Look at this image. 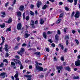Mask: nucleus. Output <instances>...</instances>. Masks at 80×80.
Segmentation results:
<instances>
[{"label":"nucleus","instance_id":"1","mask_svg":"<svg viewBox=\"0 0 80 80\" xmlns=\"http://www.w3.org/2000/svg\"><path fill=\"white\" fill-rule=\"evenodd\" d=\"M35 70V72L37 71V70H38L39 72H40L41 71H43V68L42 67L38 66V65L36 64V68Z\"/></svg>","mask_w":80,"mask_h":80},{"label":"nucleus","instance_id":"2","mask_svg":"<svg viewBox=\"0 0 80 80\" xmlns=\"http://www.w3.org/2000/svg\"><path fill=\"white\" fill-rule=\"evenodd\" d=\"M14 62L15 63H16V65H17L18 63L20 65V69L21 70L23 69V65H22V64L21 63V62H20V61L17 59H14Z\"/></svg>","mask_w":80,"mask_h":80},{"label":"nucleus","instance_id":"3","mask_svg":"<svg viewBox=\"0 0 80 80\" xmlns=\"http://www.w3.org/2000/svg\"><path fill=\"white\" fill-rule=\"evenodd\" d=\"M24 50H25L24 48H22L21 49L20 51H18L17 52V53L20 55H21V56H22V54H23V52H24Z\"/></svg>","mask_w":80,"mask_h":80},{"label":"nucleus","instance_id":"4","mask_svg":"<svg viewBox=\"0 0 80 80\" xmlns=\"http://www.w3.org/2000/svg\"><path fill=\"white\" fill-rule=\"evenodd\" d=\"M56 69H57V70H58V73H60V70L63 69V66H62L59 67L57 66Z\"/></svg>","mask_w":80,"mask_h":80},{"label":"nucleus","instance_id":"5","mask_svg":"<svg viewBox=\"0 0 80 80\" xmlns=\"http://www.w3.org/2000/svg\"><path fill=\"white\" fill-rule=\"evenodd\" d=\"M75 65L76 66L78 67H80V60L79 59H78L77 61L75 62Z\"/></svg>","mask_w":80,"mask_h":80},{"label":"nucleus","instance_id":"6","mask_svg":"<svg viewBox=\"0 0 80 80\" xmlns=\"http://www.w3.org/2000/svg\"><path fill=\"white\" fill-rule=\"evenodd\" d=\"M22 28V24L21 23H19L17 24V29L19 30Z\"/></svg>","mask_w":80,"mask_h":80},{"label":"nucleus","instance_id":"7","mask_svg":"<svg viewBox=\"0 0 80 80\" xmlns=\"http://www.w3.org/2000/svg\"><path fill=\"white\" fill-rule=\"evenodd\" d=\"M6 74V72H2L0 74V77H2V78H4L5 77V75Z\"/></svg>","mask_w":80,"mask_h":80},{"label":"nucleus","instance_id":"8","mask_svg":"<svg viewBox=\"0 0 80 80\" xmlns=\"http://www.w3.org/2000/svg\"><path fill=\"white\" fill-rule=\"evenodd\" d=\"M24 77H27V78H28V80H31V78L32 77V76H31V75L28 74L24 75Z\"/></svg>","mask_w":80,"mask_h":80},{"label":"nucleus","instance_id":"9","mask_svg":"<svg viewBox=\"0 0 80 80\" xmlns=\"http://www.w3.org/2000/svg\"><path fill=\"white\" fill-rule=\"evenodd\" d=\"M79 14L80 12H79L78 11L76 12V14L74 15L75 17V18H79Z\"/></svg>","mask_w":80,"mask_h":80},{"label":"nucleus","instance_id":"10","mask_svg":"<svg viewBox=\"0 0 80 80\" xmlns=\"http://www.w3.org/2000/svg\"><path fill=\"white\" fill-rule=\"evenodd\" d=\"M12 22V18H10L7 21H6L5 22L6 23H10Z\"/></svg>","mask_w":80,"mask_h":80},{"label":"nucleus","instance_id":"11","mask_svg":"<svg viewBox=\"0 0 80 80\" xmlns=\"http://www.w3.org/2000/svg\"><path fill=\"white\" fill-rule=\"evenodd\" d=\"M24 9V6L22 5H21L19 8V10L23 12V9Z\"/></svg>","mask_w":80,"mask_h":80},{"label":"nucleus","instance_id":"12","mask_svg":"<svg viewBox=\"0 0 80 80\" xmlns=\"http://www.w3.org/2000/svg\"><path fill=\"white\" fill-rule=\"evenodd\" d=\"M42 2H41L38 1V2L37 3V5L38 8H40V5H42Z\"/></svg>","mask_w":80,"mask_h":80},{"label":"nucleus","instance_id":"13","mask_svg":"<svg viewBox=\"0 0 80 80\" xmlns=\"http://www.w3.org/2000/svg\"><path fill=\"white\" fill-rule=\"evenodd\" d=\"M17 15L18 17H20L22 16V13L20 11L17 12Z\"/></svg>","mask_w":80,"mask_h":80},{"label":"nucleus","instance_id":"14","mask_svg":"<svg viewBox=\"0 0 80 80\" xmlns=\"http://www.w3.org/2000/svg\"><path fill=\"white\" fill-rule=\"evenodd\" d=\"M5 48H4V49L5 50V51L6 52H8V44H5Z\"/></svg>","mask_w":80,"mask_h":80},{"label":"nucleus","instance_id":"15","mask_svg":"<svg viewBox=\"0 0 80 80\" xmlns=\"http://www.w3.org/2000/svg\"><path fill=\"white\" fill-rule=\"evenodd\" d=\"M55 39L56 41H58V40H59L58 35L57 34L55 35Z\"/></svg>","mask_w":80,"mask_h":80},{"label":"nucleus","instance_id":"16","mask_svg":"<svg viewBox=\"0 0 80 80\" xmlns=\"http://www.w3.org/2000/svg\"><path fill=\"white\" fill-rule=\"evenodd\" d=\"M65 68L66 70H68V72H70V68L68 67H66Z\"/></svg>","mask_w":80,"mask_h":80},{"label":"nucleus","instance_id":"17","mask_svg":"<svg viewBox=\"0 0 80 80\" xmlns=\"http://www.w3.org/2000/svg\"><path fill=\"white\" fill-rule=\"evenodd\" d=\"M40 23L41 25H43V24L44 23V21L42 18L40 19Z\"/></svg>","mask_w":80,"mask_h":80},{"label":"nucleus","instance_id":"18","mask_svg":"<svg viewBox=\"0 0 80 80\" xmlns=\"http://www.w3.org/2000/svg\"><path fill=\"white\" fill-rule=\"evenodd\" d=\"M5 23H3V24H0V27H1V28H3L4 27H5Z\"/></svg>","mask_w":80,"mask_h":80},{"label":"nucleus","instance_id":"19","mask_svg":"<svg viewBox=\"0 0 80 80\" xmlns=\"http://www.w3.org/2000/svg\"><path fill=\"white\" fill-rule=\"evenodd\" d=\"M12 28V27H10L9 28H8L6 30V32H8V31H9V32H10L11 31V28Z\"/></svg>","mask_w":80,"mask_h":80},{"label":"nucleus","instance_id":"20","mask_svg":"<svg viewBox=\"0 0 80 80\" xmlns=\"http://www.w3.org/2000/svg\"><path fill=\"white\" fill-rule=\"evenodd\" d=\"M30 13L31 15H32V16H34L35 15V13L34 12H33L32 11H31L30 12Z\"/></svg>","mask_w":80,"mask_h":80},{"label":"nucleus","instance_id":"21","mask_svg":"<svg viewBox=\"0 0 80 80\" xmlns=\"http://www.w3.org/2000/svg\"><path fill=\"white\" fill-rule=\"evenodd\" d=\"M29 35H30V34H29L27 33H25V38H28V36Z\"/></svg>","mask_w":80,"mask_h":80},{"label":"nucleus","instance_id":"22","mask_svg":"<svg viewBox=\"0 0 80 80\" xmlns=\"http://www.w3.org/2000/svg\"><path fill=\"white\" fill-rule=\"evenodd\" d=\"M43 37L44 38H47V35H46V33L45 32L43 33Z\"/></svg>","mask_w":80,"mask_h":80},{"label":"nucleus","instance_id":"23","mask_svg":"<svg viewBox=\"0 0 80 80\" xmlns=\"http://www.w3.org/2000/svg\"><path fill=\"white\" fill-rule=\"evenodd\" d=\"M47 5L45 4L42 8V9H43V10H45V9H46V8H47Z\"/></svg>","mask_w":80,"mask_h":80},{"label":"nucleus","instance_id":"24","mask_svg":"<svg viewBox=\"0 0 80 80\" xmlns=\"http://www.w3.org/2000/svg\"><path fill=\"white\" fill-rule=\"evenodd\" d=\"M61 21H62V19H58L56 22V23H58V24L60 23Z\"/></svg>","mask_w":80,"mask_h":80},{"label":"nucleus","instance_id":"25","mask_svg":"<svg viewBox=\"0 0 80 80\" xmlns=\"http://www.w3.org/2000/svg\"><path fill=\"white\" fill-rule=\"evenodd\" d=\"M34 54H35V55H40V52H36L34 53Z\"/></svg>","mask_w":80,"mask_h":80},{"label":"nucleus","instance_id":"26","mask_svg":"<svg viewBox=\"0 0 80 80\" xmlns=\"http://www.w3.org/2000/svg\"><path fill=\"white\" fill-rule=\"evenodd\" d=\"M14 77L15 78H18V74L16 73V74L14 75Z\"/></svg>","mask_w":80,"mask_h":80},{"label":"nucleus","instance_id":"27","mask_svg":"<svg viewBox=\"0 0 80 80\" xmlns=\"http://www.w3.org/2000/svg\"><path fill=\"white\" fill-rule=\"evenodd\" d=\"M59 46L61 47V49H62V50H63V45L61 44H59Z\"/></svg>","mask_w":80,"mask_h":80},{"label":"nucleus","instance_id":"28","mask_svg":"<svg viewBox=\"0 0 80 80\" xmlns=\"http://www.w3.org/2000/svg\"><path fill=\"white\" fill-rule=\"evenodd\" d=\"M11 64L12 66V67H13V66H15V63L13 62H12Z\"/></svg>","mask_w":80,"mask_h":80},{"label":"nucleus","instance_id":"29","mask_svg":"<svg viewBox=\"0 0 80 80\" xmlns=\"http://www.w3.org/2000/svg\"><path fill=\"white\" fill-rule=\"evenodd\" d=\"M16 2H17V0H14L13 2V3L12 4V6L13 7L15 4V3H16Z\"/></svg>","mask_w":80,"mask_h":80},{"label":"nucleus","instance_id":"30","mask_svg":"<svg viewBox=\"0 0 80 80\" xmlns=\"http://www.w3.org/2000/svg\"><path fill=\"white\" fill-rule=\"evenodd\" d=\"M3 62H5L7 63H8V61H7V60L5 59L3 60Z\"/></svg>","mask_w":80,"mask_h":80},{"label":"nucleus","instance_id":"31","mask_svg":"<svg viewBox=\"0 0 80 80\" xmlns=\"http://www.w3.org/2000/svg\"><path fill=\"white\" fill-rule=\"evenodd\" d=\"M77 0H74V5H76L77 4Z\"/></svg>","mask_w":80,"mask_h":80},{"label":"nucleus","instance_id":"32","mask_svg":"<svg viewBox=\"0 0 80 80\" xmlns=\"http://www.w3.org/2000/svg\"><path fill=\"white\" fill-rule=\"evenodd\" d=\"M73 78V79H78V78H79V77L78 76H77V77L74 76Z\"/></svg>","mask_w":80,"mask_h":80},{"label":"nucleus","instance_id":"33","mask_svg":"<svg viewBox=\"0 0 80 80\" xmlns=\"http://www.w3.org/2000/svg\"><path fill=\"white\" fill-rule=\"evenodd\" d=\"M63 16V14L61 13L60 15V16H59V18H61V17H62Z\"/></svg>","mask_w":80,"mask_h":80},{"label":"nucleus","instance_id":"34","mask_svg":"<svg viewBox=\"0 0 80 80\" xmlns=\"http://www.w3.org/2000/svg\"><path fill=\"white\" fill-rule=\"evenodd\" d=\"M18 48H19L18 47V46H16L15 47V48H14V50H18Z\"/></svg>","mask_w":80,"mask_h":80},{"label":"nucleus","instance_id":"35","mask_svg":"<svg viewBox=\"0 0 80 80\" xmlns=\"http://www.w3.org/2000/svg\"><path fill=\"white\" fill-rule=\"evenodd\" d=\"M21 39V38L19 37H18L17 38L18 42H19V41Z\"/></svg>","mask_w":80,"mask_h":80},{"label":"nucleus","instance_id":"36","mask_svg":"<svg viewBox=\"0 0 80 80\" xmlns=\"http://www.w3.org/2000/svg\"><path fill=\"white\" fill-rule=\"evenodd\" d=\"M57 33L58 35H60V34H61V32H60V30H58Z\"/></svg>","mask_w":80,"mask_h":80},{"label":"nucleus","instance_id":"37","mask_svg":"<svg viewBox=\"0 0 80 80\" xmlns=\"http://www.w3.org/2000/svg\"><path fill=\"white\" fill-rule=\"evenodd\" d=\"M74 14H75V12H73L72 13V14H71V17H72V18L73 17V16L74 15Z\"/></svg>","mask_w":80,"mask_h":80},{"label":"nucleus","instance_id":"38","mask_svg":"<svg viewBox=\"0 0 80 80\" xmlns=\"http://www.w3.org/2000/svg\"><path fill=\"white\" fill-rule=\"evenodd\" d=\"M68 2H70V3H72L73 2V0H68Z\"/></svg>","mask_w":80,"mask_h":80},{"label":"nucleus","instance_id":"39","mask_svg":"<svg viewBox=\"0 0 80 80\" xmlns=\"http://www.w3.org/2000/svg\"><path fill=\"white\" fill-rule=\"evenodd\" d=\"M46 50L48 52H50V49H48V48H46Z\"/></svg>","mask_w":80,"mask_h":80},{"label":"nucleus","instance_id":"40","mask_svg":"<svg viewBox=\"0 0 80 80\" xmlns=\"http://www.w3.org/2000/svg\"><path fill=\"white\" fill-rule=\"evenodd\" d=\"M65 39H69V37L68 36H66L65 37Z\"/></svg>","mask_w":80,"mask_h":80},{"label":"nucleus","instance_id":"41","mask_svg":"<svg viewBox=\"0 0 80 80\" xmlns=\"http://www.w3.org/2000/svg\"><path fill=\"white\" fill-rule=\"evenodd\" d=\"M75 41L76 43H77V44L78 45V44L79 43V42H78V40L77 39H75Z\"/></svg>","mask_w":80,"mask_h":80},{"label":"nucleus","instance_id":"42","mask_svg":"<svg viewBox=\"0 0 80 80\" xmlns=\"http://www.w3.org/2000/svg\"><path fill=\"white\" fill-rule=\"evenodd\" d=\"M26 20H27V21H28L29 20V17L28 16H27L26 17Z\"/></svg>","mask_w":80,"mask_h":80},{"label":"nucleus","instance_id":"43","mask_svg":"<svg viewBox=\"0 0 80 80\" xmlns=\"http://www.w3.org/2000/svg\"><path fill=\"white\" fill-rule=\"evenodd\" d=\"M1 38H2V42H5V38L3 37V36H2Z\"/></svg>","mask_w":80,"mask_h":80},{"label":"nucleus","instance_id":"44","mask_svg":"<svg viewBox=\"0 0 80 80\" xmlns=\"http://www.w3.org/2000/svg\"><path fill=\"white\" fill-rule=\"evenodd\" d=\"M65 9L67 11H68V10H69V8L67 7H65Z\"/></svg>","mask_w":80,"mask_h":80},{"label":"nucleus","instance_id":"45","mask_svg":"<svg viewBox=\"0 0 80 80\" xmlns=\"http://www.w3.org/2000/svg\"><path fill=\"white\" fill-rule=\"evenodd\" d=\"M33 7H34V5H33L31 4L30 6L31 8L32 9V8H33Z\"/></svg>","mask_w":80,"mask_h":80},{"label":"nucleus","instance_id":"46","mask_svg":"<svg viewBox=\"0 0 80 80\" xmlns=\"http://www.w3.org/2000/svg\"><path fill=\"white\" fill-rule=\"evenodd\" d=\"M63 32L65 33H66V32H67V28H65L63 29Z\"/></svg>","mask_w":80,"mask_h":80},{"label":"nucleus","instance_id":"47","mask_svg":"<svg viewBox=\"0 0 80 80\" xmlns=\"http://www.w3.org/2000/svg\"><path fill=\"white\" fill-rule=\"evenodd\" d=\"M25 13L24 12L23 13V19H25Z\"/></svg>","mask_w":80,"mask_h":80},{"label":"nucleus","instance_id":"48","mask_svg":"<svg viewBox=\"0 0 80 80\" xmlns=\"http://www.w3.org/2000/svg\"><path fill=\"white\" fill-rule=\"evenodd\" d=\"M61 60H62V61H64V58L63 57H62L61 58Z\"/></svg>","mask_w":80,"mask_h":80},{"label":"nucleus","instance_id":"49","mask_svg":"<svg viewBox=\"0 0 80 80\" xmlns=\"http://www.w3.org/2000/svg\"><path fill=\"white\" fill-rule=\"evenodd\" d=\"M3 63H2L0 64V67H3Z\"/></svg>","mask_w":80,"mask_h":80},{"label":"nucleus","instance_id":"50","mask_svg":"<svg viewBox=\"0 0 80 80\" xmlns=\"http://www.w3.org/2000/svg\"><path fill=\"white\" fill-rule=\"evenodd\" d=\"M72 31L73 34H74V33L76 32V31H75L74 30H72Z\"/></svg>","mask_w":80,"mask_h":80},{"label":"nucleus","instance_id":"51","mask_svg":"<svg viewBox=\"0 0 80 80\" xmlns=\"http://www.w3.org/2000/svg\"><path fill=\"white\" fill-rule=\"evenodd\" d=\"M48 42H50L51 43H52L53 42V41H52V40L51 39L48 40Z\"/></svg>","mask_w":80,"mask_h":80},{"label":"nucleus","instance_id":"52","mask_svg":"<svg viewBox=\"0 0 80 80\" xmlns=\"http://www.w3.org/2000/svg\"><path fill=\"white\" fill-rule=\"evenodd\" d=\"M38 23V20H36V21H35L34 22L35 24H37Z\"/></svg>","mask_w":80,"mask_h":80},{"label":"nucleus","instance_id":"53","mask_svg":"<svg viewBox=\"0 0 80 80\" xmlns=\"http://www.w3.org/2000/svg\"><path fill=\"white\" fill-rule=\"evenodd\" d=\"M15 58H18V59H19V56H18V55H17L16 56Z\"/></svg>","mask_w":80,"mask_h":80},{"label":"nucleus","instance_id":"54","mask_svg":"<svg viewBox=\"0 0 80 80\" xmlns=\"http://www.w3.org/2000/svg\"><path fill=\"white\" fill-rule=\"evenodd\" d=\"M31 25L32 28H35V26H34V24H31Z\"/></svg>","mask_w":80,"mask_h":80},{"label":"nucleus","instance_id":"55","mask_svg":"<svg viewBox=\"0 0 80 80\" xmlns=\"http://www.w3.org/2000/svg\"><path fill=\"white\" fill-rule=\"evenodd\" d=\"M59 4L60 5H63V2H59Z\"/></svg>","mask_w":80,"mask_h":80},{"label":"nucleus","instance_id":"56","mask_svg":"<svg viewBox=\"0 0 80 80\" xmlns=\"http://www.w3.org/2000/svg\"><path fill=\"white\" fill-rule=\"evenodd\" d=\"M54 61H57V59L55 57H54L53 58Z\"/></svg>","mask_w":80,"mask_h":80},{"label":"nucleus","instance_id":"57","mask_svg":"<svg viewBox=\"0 0 80 80\" xmlns=\"http://www.w3.org/2000/svg\"><path fill=\"white\" fill-rule=\"evenodd\" d=\"M68 50V49L67 48H65L64 50V52H67V50Z\"/></svg>","mask_w":80,"mask_h":80},{"label":"nucleus","instance_id":"58","mask_svg":"<svg viewBox=\"0 0 80 80\" xmlns=\"http://www.w3.org/2000/svg\"><path fill=\"white\" fill-rule=\"evenodd\" d=\"M27 45V44H26L25 43H24L22 45V47H25V46H26Z\"/></svg>","mask_w":80,"mask_h":80},{"label":"nucleus","instance_id":"59","mask_svg":"<svg viewBox=\"0 0 80 80\" xmlns=\"http://www.w3.org/2000/svg\"><path fill=\"white\" fill-rule=\"evenodd\" d=\"M66 45L67 46L68 45V41L67 40L66 41Z\"/></svg>","mask_w":80,"mask_h":80},{"label":"nucleus","instance_id":"60","mask_svg":"<svg viewBox=\"0 0 80 80\" xmlns=\"http://www.w3.org/2000/svg\"><path fill=\"white\" fill-rule=\"evenodd\" d=\"M4 43V42H3V41H2V42L1 43V44H0V45L1 46H2V45H3V44Z\"/></svg>","mask_w":80,"mask_h":80},{"label":"nucleus","instance_id":"61","mask_svg":"<svg viewBox=\"0 0 80 80\" xmlns=\"http://www.w3.org/2000/svg\"><path fill=\"white\" fill-rule=\"evenodd\" d=\"M51 45H52V47H55V44H54V43H52L51 44Z\"/></svg>","mask_w":80,"mask_h":80},{"label":"nucleus","instance_id":"62","mask_svg":"<svg viewBox=\"0 0 80 80\" xmlns=\"http://www.w3.org/2000/svg\"><path fill=\"white\" fill-rule=\"evenodd\" d=\"M44 77V76L43 75H41L40 76V78H43V77Z\"/></svg>","mask_w":80,"mask_h":80},{"label":"nucleus","instance_id":"63","mask_svg":"<svg viewBox=\"0 0 80 80\" xmlns=\"http://www.w3.org/2000/svg\"><path fill=\"white\" fill-rule=\"evenodd\" d=\"M2 15H5V12H2Z\"/></svg>","mask_w":80,"mask_h":80},{"label":"nucleus","instance_id":"64","mask_svg":"<svg viewBox=\"0 0 80 80\" xmlns=\"http://www.w3.org/2000/svg\"><path fill=\"white\" fill-rule=\"evenodd\" d=\"M8 4V2H7L5 4V6L7 7V5Z\"/></svg>","mask_w":80,"mask_h":80}]
</instances>
